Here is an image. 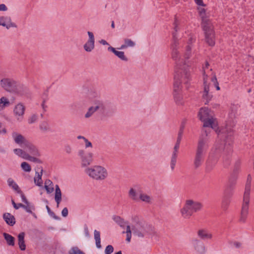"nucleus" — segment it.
<instances>
[{"label": "nucleus", "instance_id": "nucleus-1", "mask_svg": "<svg viewBox=\"0 0 254 254\" xmlns=\"http://www.w3.org/2000/svg\"><path fill=\"white\" fill-rule=\"evenodd\" d=\"M190 64L189 62L187 63L180 62L176 63L174 67L173 97L178 106H183L185 103L182 92V84H188L190 80Z\"/></svg>", "mask_w": 254, "mask_h": 254}, {"label": "nucleus", "instance_id": "nucleus-2", "mask_svg": "<svg viewBox=\"0 0 254 254\" xmlns=\"http://www.w3.org/2000/svg\"><path fill=\"white\" fill-rule=\"evenodd\" d=\"M202 206V204L198 201L191 198L187 199L180 209V214L183 218L189 219L194 213L200 211Z\"/></svg>", "mask_w": 254, "mask_h": 254}, {"label": "nucleus", "instance_id": "nucleus-3", "mask_svg": "<svg viewBox=\"0 0 254 254\" xmlns=\"http://www.w3.org/2000/svg\"><path fill=\"white\" fill-rule=\"evenodd\" d=\"M85 173L90 178L96 181L104 180L108 176L107 169L99 165H95L87 167L85 170Z\"/></svg>", "mask_w": 254, "mask_h": 254}, {"label": "nucleus", "instance_id": "nucleus-4", "mask_svg": "<svg viewBox=\"0 0 254 254\" xmlns=\"http://www.w3.org/2000/svg\"><path fill=\"white\" fill-rule=\"evenodd\" d=\"M198 117L203 122L204 127H211L215 130L217 128V122L213 118L212 113L208 108H201L198 112Z\"/></svg>", "mask_w": 254, "mask_h": 254}, {"label": "nucleus", "instance_id": "nucleus-5", "mask_svg": "<svg viewBox=\"0 0 254 254\" xmlns=\"http://www.w3.org/2000/svg\"><path fill=\"white\" fill-rule=\"evenodd\" d=\"M0 85L5 90L10 92H15L22 94L26 90L20 84H17L14 80L4 78L0 81Z\"/></svg>", "mask_w": 254, "mask_h": 254}, {"label": "nucleus", "instance_id": "nucleus-6", "mask_svg": "<svg viewBox=\"0 0 254 254\" xmlns=\"http://www.w3.org/2000/svg\"><path fill=\"white\" fill-rule=\"evenodd\" d=\"M250 190V185H247L246 187L245 191L244 194L243 200L240 212V221L241 222H245L248 216L249 211Z\"/></svg>", "mask_w": 254, "mask_h": 254}, {"label": "nucleus", "instance_id": "nucleus-7", "mask_svg": "<svg viewBox=\"0 0 254 254\" xmlns=\"http://www.w3.org/2000/svg\"><path fill=\"white\" fill-rule=\"evenodd\" d=\"M44 188L48 194L52 193L54 190V199L57 203V207H59L62 200V191L58 185L54 186L53 183L50 180L47 179L44 182Z\"/></svg>", "mask_w": 254, "mask_h": 254}, {"label": "nucleus", "instance_id": "nucleus-8", "mask_svg": "<svg viewBox=\"0 0 254 254\" xmlns=\"http://www.w3.org/2000/svg\"><path fill=\"white\" fill-rule=\"evenodd\" d=\"M77 155L82 167H88L93 161L94 154L91 151L81 149L78 151Z\"/></svg>", "mask_w": 254, "mask_h": 254}, {"label": "nucleus", "instance_id": "nucleus-9", "mask_svg": "<svg viewBox=\"0 0 254 254\" xmlns=\"http://www.w3.org/2000/svg\"><path fill=\"white\" fill-rule=\"evenodd\" d=\"M105 110L104 103L100 100H94L92 105L89 107L84 114V118L86 119L91 118L97 112H102Z\"/></svg>", "mask_w": 254, "mask_h": 254}, {"label": "nucleus", "instance_id": "nucleus-10", "mask_svg": "<svg viewBox=\"0 0 254 254\" xmlns=\"http://www.w3.org/2000/svg\"><path fill=\"white\" fill-rule=\"evenodd\" d=\"M202 27L204 31L206 42L208 45L213 46L215 43V40L212 24H205Z\"/></svg>", "mask_w": 254, "mask_h": 254}, {"label": "nucleus", "instance_id": "nucleus-11", "mask_svg": "<svg viewBox=\"0 0 254 254\" xmlns=\"http://www.w3.org/2000/svg\"><path fill=\"white\" fill-rule=\"evenodd\" d=\"M203 85L202 98L205 101V104H206L211 100L212 95L210 92L209 85L208 84L207 76L205 75V71L203 73Z\"/></svg>", "mask_w": 254, "mask_h": 254}, {"label": "nucleus", "instance_id": "nucleus-12", "mask_svg": "<svg viewBox=\"0 0 254 254\" xmlns=\"http://www.w3.org/2000/svg\"><path fill=\"white\" fill-rule=\"evenodd\" d=\"M208 147L207 140L202 135L198 140L195 153L204 156Z\"/></svg>", "mask_w": 254, "mask_h": 254}, {"label": "nucleus", "instance_id": "nucleus-13", "mask_svg": "<svg viewBox=\"0 0 254 254\" xmlns=\"http://www.w3.org/2000/svg\"><path fill=\"white\" fill-rule=\"evenodd\" d=\"M191 244L192 249L197 254H204L206 252L205 245L198 239H192Z\"/></svg>", "mask_w": 254, "mask_h": 254}, {"label": "nucleus", "instance_id": "nucleus-14", "mask_svg": "<svg viewBox=\"0 0 254 254\" xmlns=\"http://www.w3.org/2000/svg\"><path fill=\"white\" fill-rule=\"evenodd\" d=\"M14 153L17 156L22 158L24 159L33 162H39V159L36 157L32 156L24 151V149L16 148L13 150Z\"/></svg>", "mask_w": 254, "mask_h": 254}, {"label": "nucleus", "instance_id": "nucleus-15", "mask_svg": "<svg viewBox=\"0 0 254 254\" xmlns=\"http://www.w3.org/2000/svg\"><path fill=\"white\" fill-rule=\"evenodd\" d=\"M25 107L21 103L16 104L13 109V114L17 120L21 122L25 114Z\"/></svg>", "mask_w": 254, "mask_h": 254}, {"label": "nucleus", "instance_id": "nucleus-16", "mask_svg": "<svg viewBox=\"0 0 254 254\" xmlns=\"http://www.w3.org/2000/svg\"><path fill=\"white\" fill-rule=\"evenodd\" d=\"M88 39L83 45L84 50L87 52H91L95 48V38L92 32L88 31Z\"/></svg>", "mask_w": 254, "mask_h": 254}, {"label": "nucleus", "instance_id": "nucleus-17", "mask_svg": "<svg viewBox=\"0 0 254 254\" xmlns=\"http://www.w3.org/2000/svg\"><path fill=\"white\" fill-rule=\"evenodd\" d=\"M204 7L199 6L197 7L199 15L202 20V26L205 24H211L208 19L209 14L206 12V10Z\"/></svg>", "mask_w": 254, "mask_h": 254}, {"label": "nucleus", "instance_id": "nucleus-18", "mask_svg": "<svg viewBox=\"0 0 254 254\" xmlns=\"http://www.w3.org/2000/svg\"><path fill=\"white\" fill-rule=\"evenodd\" d=\"M22 147L24 150V151L30 155H37L38 154V151L37 148L28 141Z\"/></svg>", "mask_w": 254, "mask_h": 254}, {"label": "nucleus", "instance_id": "nucleus-19", "mask_svg": "<svg viewBox=\"0 0 254 254\" xmlns=\"http://www.w3.org/2000/svg\"><path fill=\"white\" fill-rule=\"evenodd\" d=\"M12 137L14 142L21 147H22L28 141L24 136L16 132L12 133Z\"/></svg>", "mask_w": 254, "mask_h": 254}, {"label": "nucleus", "instance_id": "nucleus-20", "mask_svg": "<svg viewBox=\"0 0 254 254\" xmlns=\"http://www.w3.org/2000/svg\"><path fill=\"white\" fill-rule=\"evenodd\" d=\"M197 235L202 240H211L213 238L212 233L205 229H199L197 232Z\"/></svg>", "mask_w": 254, "mask_h": 254}, {"label": "nucleus", "instance_id": "nucleus-21", "mask_svg": "<svg viewBox=\"0 0 254 254\" xmlns=\"http://www.w3.org/2000/svg\"><path fill=\"white\" fill-rule=\"evenodd\" d=\"M138 201H141L146 204H151L153 202V198L150 195L140 191Z\"/></svg>", "mask_w": 254, "mask_h": 254}, {"label": "nucleus", "instance_id": "nucleus-22", "mask_svg": "<svg viewBox=\"0 0 254 254\" xmlns=\"http://www.w3.org/2000/svg\"><path fill=\"white\" fill-rule=\"evenodd\" d=\"M108 50L113 53L118 58L124 62L128 61L127 57L125 55L124 52L116 50L114 47L110 46L108 48Z\"/></svg>", "mask_w": 254, "mask_h": 254}, {"label": "nucleus", "instance_id": "nucleus-23", "mask_svg": "<svg viewBox=\"0 0 254 254\" xmlns=\"http://www.w3.org/2000/svg\"><path fill=\"white\" fill-rule=\"evenodd\" d=\"M0 26L6 27L7 29L10 27H16V24L11 21L10 18L5 16H0Z\"/></svg>", "mask_w": 254, "mask_h": 254}, {"label": "nucleus", "instance_id": "nucleus-24", "mask_svg": "<svg viewBox=\"0 0 254 254\" xmlns=\"http://www.w3.org/2000/svg\"><path fill=\"white\" fill-rule=\"evenodd\" d=\"M11 105L9 99L6 96H1L0 98V112H2L5 108Z\"/></svg>", "mask_w": 254, "mask_h": 254}, {"label": "nucleus", "instance_id": "nucleus-25", "mask_svg": "<svg viewBox=\"0 0 254 254\" xmlns=\"http://www.w3.org/2000/svg\"><path fill=\"white\" fill-rule=\"evenodd\" d=\"M139 192L136 187L131 188L128 191V196L131 199L138 201Z\"/></svg>", "mask_w": 254, "mask_h": 254}, {"label": "nucleus", "instance_id": "nucleus-26", "mask_svg": "<svg viewBox=\"0 0 254 254\" xmlns=\"http://www.w3.org/2000/svg\"><path fill=\"white\" fill-rule=\"evenodd\" d=\"M43 170H41L39 173L36 172L35 176L34 178V182L35 185L42 188L43 187V182L42 179V176L43 175Z\"/></svg>", "mask_w": 254, "mask_h": 254}, {"label": "nucleus", "instance_id": "nucleus-27", "mask_svg": "<svg viewBox=\"0 0 254 254\" xmlns=\"http://www.w3.org/2000/svg\"><path fill=\"white\" fill-rule=\"evenodd\" d=\"M135 45V42L131 39L125 38L124 40V44L121 45L119 49H126L127 48H133Z\"/></svg>", "mask_w": 254, "mask_h": 254}, {"label": "nucleus", "instance_id": "nucleus-28", "mask_svg": "<svg viewBox=\"0 0 254 254\" xmlns=\"http://www.w3.org/2000/svg\"><path fill=\"white\" fill-rule=\"evenodd\" d=\"M204 156L195 153L193 160V165L195 168H198L202 164Z\"/></svg>", "mask_w": 254, "mask_h": 254}, {"label": "nucleus", "instance_id": "nucleus-29", "mask_svg": "<svg viewBox=\"0 0 254 254\" xmlns=\"http://www.w3.org/2000/svg\"><path fill=\"white\" fill-rule=\"evenodd\" d=\"M39 128L41 132L43 133L47 132L51 130L50 126L47 121H43L40 123Z\"/></svg>", "mask_w": 254, "mask_h": 254}, {"label": "nucleus", "instance_id": "nucleus-30", "mask_svg": "<svg viewBox=\"0 0 254 254\" xmlns=\"http://www.w3.org/2000/svg\"><path fill=\"white\" fill-rule=\"evenodd\" d=\"M25 233L21 232L18 235V244L19 249L21 251H25L26 249V245L24 241Z\"/></svg>", "mask_w": 254, "mask_h": 254}, {"label": "nucleus", "instance_id": "nucleus-31", "mask_svg": "<svg viewBox=\"0 0 254 254\" xmlns=\"http://www.w3.org/2000/svg\"><path fill=\"white\" fill-rule=\"evenodd\" d=\"M184 127V126H182L180 129V130H179V132L178 133V137H177V140L176 143V144L174 146V149H173V152H178V149L179 148L180 144V142H181V139L182 138L183 133Z\"/></svg>", "mask_w": 254, "mask_h": 254}, {"label": "nucleus", "instance_id": "nucleus-32", "mask_svg": "<svg viewBox=\"0 0 254 254\" xmlns=\"http://www.w3.org/2000/svg\"><path fill=\"white\" fill-rule=\"evenodd\" d=\"M3 219L6 223L9 225L13 226L15 223V218L10 213H4L3 214Z\"/></svg>", "mask_w": 254, "mask_h": 254}, {"label": "nucleus", "instance_id": "nucleus-33", "mask_svg": "<svg viewBox=\"0 0 254 254\" xmlns=\"http://www.w3.org/2000/svg\"><path fill=\"white\" fill-rule=\"evenodd\" d=\"M3 236L4 237V239L6 242V244L8 246H14L15 245V239L11 235L6 233H3Z\"/></svg>", "mask_w": 254, "mask_h": 254}, {"label": "nucleus", "instance_id": "nucleus-34", "mask_svg": "<svg viewBox=\"0 0 254 254\" xmlns=\"http://www.w3.org/2000/svg\"><path fill=\"white\" fill-rule=\"evenodd\" d=\"M77 139L81 140L80 141V144L84 145L85 148L92 147V143L84 136L79 135L77 136Z\"/></svg>", "mask_w": 254, "mask_h": 254}, {"label": "nucleus", "instance_id": "nucleus-35", "mask_svg": "<svg viewBox=\"0 0 254 254\" xmlns=\"http://www.w3.org/2000/svg\"><path fill=\"white\" fill-rule=\"evenodd\" d=\"M12 204L13 205V207L16 209H18L20 207H23L26 210V211L27 212L32 213V208L31 206L30 205L29 203L28 204H27V205H23L21 203H18V206H16V204L14 202V201H12Z\"/></svg>", "mask_w": 254, "mask_h": 254}, {"label": "nucleus", "instance_id": "nucleus-36", "mask_svg": "<svg viewBox=\"0 0 254 254\" xmlns=\"http://www.w3.org/2000/svg\"><path fill=\"white\" fill-rule=\"evenodd\" d=\"M94 236L96 242V247L99 249L101 248V245L100 232L97 230H95L94 231Z\"/></svg>", "mask_w": 254, "mask_h": 254}, {"label": "nucleus", "instance_id": "nucleus-37", "mask_svg": "<svg viewBox=\"0 0 254 254\" xmlns=\"http://www.w3.org/2000/svg\"><path fill=\"white\" fill-rule=\"evenodd\" d=\"M38 120V116L37 114H33L29 116L27 119V123L29 125H32L36 123Z\"/></svg>", "mask_w": 254, "mask_h": 254}, {"label": "nucleus", "instance_id": "nucleus-38", "mask_svg": "<svg viewBox=\"0 0 254 254\" xmlns=\"http://www.w3.org/2000/svg\"><path fill=\"white\" fill-rule=\"evenodd\" d=\"M193 41L192 38H190L189 41V45L186 47V51L185 53V58L186 59H189L191 55V47L190 45V43H192Z\"/></svg>", "mask_w": 254, "mask_h": 254}, {"label": "nucleus", "instance_id": "nucleus-39", "mask_svg": "<svg viewBox=\"0 0 254 254\" xmlns=\"http://www.w3.org/2000/svg\"><path fill=\"white\" fill-rule=\"evenodd\" d=\"M21 169L26 172H30L31 171V166L26 162H23L21 164Z\"/></svg>", "mask_w": 254, "mask_h": 254}, {"label": "nucleus", "instance_id": "nucleus-40", "mask_svg": "<svg viewBox=\"0 0 254 254\" xmlns=\"http://www.w3.org/2000/svg\"><path fill=\"white\" fill-rule=\"evenodd\" d=\"M171 55L172 59L175 61H177L180 58V54L178 50L174 47L172 48Z\"/></svg>", "mask_w": 254, "mask_h": 254}, {"label": "nucleus", "instance_id": "nucleus-41", "mask_svg": "<svg viewBox=\"0 0 254 254\" xmlns=\"http://www.w3.org/2000/svg\"><path fill=\"white\" fill-rule=\"evenodd\" d=\"M7 183L9 187H11L14 190H18L19 188L16 183L11 178L7 180Z\"/></svg>", "mask_w": 254, "mask_h": 254}, {"label": "nucleus", "instance_id": "nucleus-42", "mask_svg": "<svg viewBox=\"0 0 254 254\" xmlns=\"http://www.w3.org/2000/svg\"><path fill=\"white\" fill-rule=\"evenodd\" d=\"M127 239L126 240L129 242L131 237V228L130 226L127 225L126 229Z\"/></svg>", "mask_w": 254, "mask_h": 254}, {"label": "nucleus", "instance_id": "nucleus-43", "mask_svg": "<svg viewBox=\"0 0 254 254\" xmlns=\"http://www.w3.org/2000/svg\"><path fill=\"white\" fill-rule=\"evenodd\" d=\"M231 130L230 129L229 130H226L225 129H222L221 131H220V133H219V135L221 138H222L224 137L227 133L228 135H231Z\"/></svg>", "mask_w": 254, "mask_h": 254}, {"label": "nucleus", "instance_id": "nucleus-44", "mask_svg": "<svg viewBox=\"0 0 254 254\" xmlns=\"http://www.w3.org/2000/svg\"><path fill=\"white\" fill-rule=\"evenodd\" d=\"M69 254H85L77 248H73L69 251Z\"/></svg>", "mask_w": 254, "mask_h": 254}, {"label": "nucleus", "instance_id": "nucleus-45", "mask_svg": "<svg viewBox=\"0 0 254 254\" xmlns=\"http://www.w3.org/2000/svg\"><path fill=\"white\" fill-rule=\"evenodd\" d=\"M211 80V82L213 83L214 85L215 86L217 90H219L220 87L219 86V84L217 81L216 77L215 75H214L212 77Z\"/></svg>", "mask_w": 254, "mask_h": 254}, {"label": "nucleus", "instance_id": "nucleus-46", "mask_svg": "<svg viewBox=\"0 0 254 254\" xmlns=\"http://www.w3.org/2000/svg\"><path fill=\"white\" fill-rule=\"evenodd\" d=\"M114 251V248L111 245H108L106 247L105 250V254H112Z\"/></svg>", "mask_w": 254, "mask_h": 254}, {"label": "nucleus", "instance_id": "nucleus-47", "mask_svg": "<svg viewBox=\"0 0 254 254\" xmlns=\"http://www.w3.org/2000/svg\"><path fill=\"white\" fill-rule=\"evenodd\" d=\"M114 220L121 226H123L124 224V220L120 217L117 216L114 217Z\"/></svg>", "mask_w": 254, "mask_h": 254}, {"label": "nucleus", "instance_id": "nucleus-48", "mask_svg": "<svg viewBox=\"0 0 254 254\" xmlns=\"http://www.w3.org/2000/svg\"><path fill=\"white\" fill-rule=\"evenodd\" d=\"M7 133V130L4 127L3 124L0 122V135L5 134Z\"/></svg>", "mask_w": 254, "mask_h": 254}, {"label": "nucleus", "instance_id": "nucleus-49", "mask_svg": "<svg viewBox=\"0 0 254 254\" xmlns=\"http://www.w3.org/2000/svg\"><path fill=\"white\" fill-rule=\"evenodd\" d=\"M176 162H177L176 159H173V158L171 159L170 167H171L172 170H173L174 169Z\"/></svg>", "mask_w": 254, "mask_h": 254}, {"label": "nucleus", "instance_id": "nucleus-50", "mask_svg": "<svg viewBox=\"0 0 254 254\" xmlns=\"http://www.w3.org/2000/svg\"><path fill=\"white\" fill-rule=\"evenodd\" d=\"M195 2L199 6H205L206 4L203 3V0H194Z\"/></svg>", "mask_w": 254, "mask_h": 254}, {"label": "nucleus", "instance_id": "nucleus-51", "mask_svg": "<svg viewBox=\"0 0 254 254\" xmlns=\"http://www.w3.org/2000/svg\"><path fill=\"white\" fill-rule=\"evenodd\" d=\"M233 246L237 249H240L242 246V244L240 242H234L233 243Z\"/></svg>", "mask_w": 254, "mask_h": 254}, {"label": "nucleus", "instance_id": "nucleus-52", "mask_svg": "<svg viewBox=\"0 0 254 254\" xmlns=\"http://www.w3.org/2000/svg\"><path fill=\"white\" fill-rule=\"evenodd\" d=\"M62 215L64 217H66L68 215V209L67 208H64L62 211Z\"/></svg>", "mask_w": 254, "mask_h": 254}, {"label": "nucleus", "instance_id": "nucleus-53", "mask_svg": "<svg viewBox=\"0 0 254 254\" xmlns=\"http://www.w3.org/2000/svg\"><path fill=\"white\" fill-rule=\"evenodd\" d=\"M7 9V7L4 4H0V11H5Z\"/></svg>", "mask_w": 254, "mask_h": 254}, {"label": "nucleus", "instance_id": "nucleus-54", "mask_svg": "<svg viewBox=\"0 0 254 254\" xmlns=\"http://www.w3.org/2000/svg\"><path fill=\"white\" fill-rule=\"evenodd\" d=\"M177 156H178V152H175L173 151L172 156H171V158L177 159Z\"/></svg>", "mask_w": 254, "mask_h": 254}, {"label": "nucleus", "instance_id": "nucleus-55", "mask_svg": "<svg viewBox=\"0 0 254 254\" xmlns=\"http://www.w3.org/2000/svg\"><path fill=\"white\" fill-rule=\"evenodd\" d=\"M132 231H134L135 232L136 231H138L139 232H141L140 229L139 228H138V226H134L132 228Z\"/></svg>", "mask_w": 254, "mask_h": 254}, {"label": "nucleus", "instance_id": "nucleus-56", "mask_svg": "<svg viewBox=\"0 0 254 254\" xmlns=\"http://www.w3.org/2000/svg\"><path fill=\"white\" fill-rule=\"evenodd\" d=\"M100 43L103 45H109V44L107 43L106 41L105 40H101L100 41Z\"/></svg>", "mask_w": 254, "mask_h": 254}, {"label": "nucleus", "instance_id": "nucleus-57", "mask_svg": "<svg viewBox=\"0 0 254 254\" xmlns=\"http://www.w3.org/2000/svg\"><path fill=\"white\" fill-rule=\"evenodd\" d=\"M22 199L24 202H25L26 204H28L29 203L28 202L26 197L24 195H22Z\"/></svg>", "mask_w": 254, "mask_h": 254}, {"label": "nucleus", "instance_id": "nucleus-58", "mask_svg": "<svg viewBox=\"0 0 254 254\" xmlns=\"http://www.w3.org/2000/svg\"><path fill=\"white\" fill-rule=\"evenodd\" d=\"M65 150H66V151L68 153H70L71 151V149L69 147H66L65 148Z\"/></svg>", "mask_w": 254, "mask_h": 254}, {"label": "nucleus", "instance_id": "nucleus-59", "mask_svg": "<svg viewBox=\"0 0 254 254\" xmlns=\"http://www.w3.org/2000/svg\"><path fill=\"white\" fill-rule=\"evenodd\" d=\"M46 208H47V210H48V212H49V213H50V211H51V210H50V209L48 205H47V206H46Z\"/></svg>", "mask_w": 254, "mask_h": 254}, {"label": "nucleus", "instance_id": "nucleus-60", "mask_svg": "<svg viewBox=\"0 0 254 254\" xmlns=\"http://www.w3.org/2000/svg\"><path fill=\"white\" fill-rule=\"evenodd\" d=\"M111 27H112L113 28H115V24H114V21H113V22H112V24H111Z\"/></svg>", "mask_w": 254, "mask_h": 254}, {"label": "nucleus", "instance_id": "nucleus-61", "mask_svg": "<svg viewBox=\"0 0 254 254\" xmlns=\"http://www.w3.org/2000/svg\"><path fill=\"white\" fill-rule=\"evenodd\" d=\"M208 65H209L208 63H206V64H205V68H207V67H208Z\"/></svg>", "mask_w": 254, "mask_h": 254}, {"label": "nucleus", "instance_id": "nucleus-62", "mask_svg": "<svg viewBox=\"0 0 254 254\" xmlns=\"http://www.w3.org/2000/svg\"><path fill=\"white\" fill-rule=\"evenodd\" d=\"M205 135L207 136L208 134V132L207 130H205Z\"/></svg>", "mask_w": 254, "mask_h": 254}, {"label": "nucleus", "instance_id": "nucleus-63", "mask_svg": "<svg viewBox=\"0 0 254 254\" xmlns=\"http://www.w3.org/2000/svg\"><path fill=\"white\" fill-rule=\"evenodd\" d=\"M115 254H122L121 251H119V252H117V253H116Z\"/></svg>", "mask_w": 254, "mask_h": 254}, {"label": "nucleus", "instance_id": "nucleus-64", "mask_svg": "<svg viewBox=\"0 0 254 254\" xmlns=\"http://www.w3.org/2000/svg\"><path fill=\"white\" fill-rule=\"evenodd\" d=\"M218 143H219V142H218V141H217V142H216L215 145H216V146H218Z\"/></svg>", "mask_w": 254, "mask_h": 254}]
</instances>
